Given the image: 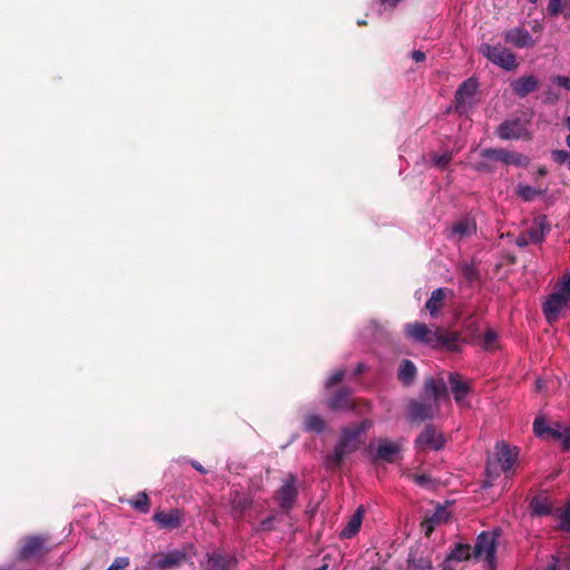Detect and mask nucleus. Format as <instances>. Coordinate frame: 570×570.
<instances>
[{
  "label": "nucleus",
  "mask_w": 570,
  "mask_h": 570,
  "mask_svg": "<svg viewBox=\"0 0 570 570\" xmlns=\"http://www.w3.org/2000/svg\"><path fill=\"white\" fill-rule=\"evenodd\" d=\"M407 337L416 343L425 344L433 348L458 350L460 337L456 333L443 328H429L424 323H407L404 327Z\"/></svg>",
  "instance_id": "nucleus-1"
},
{
  "label": "nucleus",
  "mask_w": 570,
  "mask_h": 570,
  "mask_svg": "<svg viewBox=\"0 0 570 570\" xmlns=\"http://www.w3.org/2000/svg\"><path fill=\"white\" fill-rule=\"evenodd\" d=\"M372 426L370 420H364L354 428H345L334 448L333 453L326 456L325 463L328 468H337L348 454L355 452L360 445V436Z\"/></svg>",
  "instance_id": "nucleus-2"
},
{
  "label": "nucleus",
  "mask_w": 570,
  "mask_h": 570,
  "mask_svg": "<svg viewBox=\"0 0 570 570\" xmlns=\"http://www.w3.org/2000/svg\"><path fill=\"white\" fill-rule=\"evenodd\" d=\"M518 459L517 448H510L507 443L501 442L495 445L494 459L488 461L487 464V480L483 487H493L497 478L500 473L505 475V479H510L514 471Z\"/></svg>",
  "instance_id": "nucleus-3"
},
{
  "label": "nucleus",
  "mask_w": 570,
  "mask_h": 570,
  "mask_svg": "<svg viewBox=\"0 0 570 570\" xmlns=\"http://www.w3.org/2000/svg\"><path fill=\"white\" fill-rule=\"evenodd\" d=\"M542 308L549 323L557 322L562 313L570 309V272L561 277L554 291L546 298Z\"/></svg>",
  "instance_id": "nucleus-4"
},
{
  "label": "nucleus",
  "mask_w": 570,
  "mask_h": 570,
  "mask_svg": "<svg viewBox=\"0 0 570 570\" xmlns=\"http://www.w3.org/2000/svg\"><path fill=\"white\" fill-rule=\"evenodd\" d=\"M500 535V530L493 529L491 531L481 532L476 538V542L473 547V559L479 562H484L487 570H495L497 548Z\"/></svg>",
  "instance_id": "nucleus-5"
},
{
  "label": "nucleus",
  "mask_w": 570,
  "mask_h": 570,
  "mask_svg": "<svg viewBox=\"0 0 570 570\" xmlns=\"http://www.w3.org/2000/svg\"><path fill=\"white\" fill-rule=\"evenodd\" d=\"M480 52L494 65L504 70H513L517 67L515 56L507 48L497 45L482 43Z\"/></svg>",
  "instance_id": "nucleus-6"
},
{
  "label": "nucleus",
  "mask_w": 570,
  "mask_h": 570,
  "mask_svg": "<svg viewBox=\"0 0 570 570\" xmlns=\"http://www.w3.org/2000/svg\"><path fill=\"white\" fill-rule=\"evenodd\" d=\"M481 156L515 167H528L530 164V159L525 155L517 151H508L502 148H485L481 150Z\"/></svg>",
  "instance_id": "nucleus-7"
},
{
  "label": "nucleus",
  "mask_w": 570,
  "mask_h": 570,
  "mask_svg": "<svg viewBox=\"0 0 570 570\" xmlns=\"http://www.w3.org/2000/svg\"><path fill=\"white\" fill-rule=\"evenodd\" d=\"M478 81L469 78L462 82L455 94V109L459 114L463 115L469 111L472 106L474 95L478 90Z\"/></svg>",
  "instance_id": "nucleus-8"
},
{
  "label": "nucleus",
  "mask_w": 570,
  "mask_h": 570,
  "mask_svg": "<svg viewBox=\"0 0 570 570\" xmlns=\"http://www.w3.org/2000/svg\"><path fill=\"white\" fill-rule=\"evenodd\" d=\"M501 139H520L528 136V125L520 119L505 120L498 128Z\"/></svg>",
  "instance_id": "nucleus-9"
},
{
  "label": "nucleus",
  "mask_w": 570,
  "mask_h": 570,
  "mask_svg": "<svg viewBox=\"0 0 570 570\" xmlns=\"http://www.w3.org/2000/svg\"><path fill=\"white\" fill-rule=\"evenodd\" d=\"M445 443L442 433L438 432L433 426H426L416 439V448L419 450H440Z\"/></svg>",
  "instance_id": "nucleus-10"
},
{
  "label": "nucleus",
  "mask_w": 570,
  "mask_h": 570,
  "mask_svg": "<svg viewBox=\"0 0 570 570\" xmlns=\"http://www.w3.org/2000/svg\"><path fill=\"white\" fill-rule=\"evenodd\" d=\"M296 479L293 474H289L285 480L284 484L277 492V501L282 510H289L296 501L297 498V489H296Z\"/></svg>",
  "instance_id": "nucleus-11"
},
{
  "label": "nucleus",
  "mask_w": 570,
  "mask_h": 570,
  "mask_svg": "<svg viewBox=\"0 0 570 570\" xmlns=\"http://www.w3.org/2000/svg\"><path fill=\"white\" fill-rule=\"evenodd\" d=\"M401 449L402 446L399 442L380 439L377 440L373 459L375 461L394 462L395 456L401 452Z\"/></svg>",
  "instance_id": "nucleus-12"
},
{
  "label": "nucleus",
  "mask_w": 570,
  "mask_h": 570,
  "mask_svg": "<svg viewBox=\"0 0 570 570\" xmlns=\"http://www.w3.org/2000/svg\"><path fill=\"white\" fill-rule=\"evenodd\" d=\"M186 559V553L180 550H173L154 556L151 566L155 569H169L179 566Z\"/></svg>",
  "instance_id": "nucleus-13"
},
{
  "label": "nucleus",
  "mask_w": 570,
  "mask_h": 570,
  "mask_svg": "<svg viewBox=\"0 0 570 570\" xmlns=\"http://www.w3.org/2000/svg\"><path fill=\"white\" fill-rule=\"evenodd\" d=\"M476 232V223L474 218L465 216L456 220L450 232V238L460 242L472 236Z\"/></svg>",
  "instance_id": "nucleus-14"
},
{
  "label": "nucleus",
  "mask_w": 570,
  "mask_h": 570,
  "mask_svg": "<svg viewBox=\"0 0 570 570\" xmlns=\"http://www.w3.org/2000/svg\"><path fill=\"white\" fill-rule=\"evenodd\" d=\"M449 383L456 404L461 407H469L470 403L466 397L470 392V384L462 381L458 374L450 373Z\"/></svg>",
  "instance_id": "nucleus-15"
},
{
  "label": "nucleus",
  "mask_w": 570,
  "mask_h": 570,
  "mask_svg": "<svg viewBox=\"0 0 570 570\" xmlns=\"http://www.w3.org/2000/svg\"><path fill=\"white\" fill-rule=\"evenodd\" d=\"M439 410V403L432 400L423 402H412L410 405V415L413 420L431 419Z\"/></svg>",
  "instance_id": "nucleus-16"
},
{
  "label": "nucleus",
  "mask_w": 570,
  "mask_h": 570,
  "mask_svg": "<svg viewBox=\"0 0 570 570\" xmlns=\"http://www.w3.org/2000/svg\"><path fill=\"white\" fill-rule=\"evenodd\" d=\"M504 40L517 48H529L534 45L532 36L523 28H513L505 31Z\"/></svg>",
  "instance_id": "nucleus-17"
},
{
  "label": "nucleus",
  "mask_w": 570,
  "mask_h": 570,
  "mask_svg": "<svg viewBox=\"0 0 570 570\" xmlns=\"http://www.w3.org/2000/svg\"><path fill=\"white\" fill-rule=\"evenodd\" d=\"M364 507L360 505L354 512V514L348 519L346 525L342 529L340 533L341 539H351L358 533L364 518Z\"/></svg>",
  "instance_id": "nucleus-18"
},
{
  "label": "nucleus",
  "mask_w": 570,
  "mask_h": 570,
  "mask_svg": "<svg viewBox=\"0 0 570 570\" xmlns=\"http://www.w3.org/2000/svg\"><path fill=\"white\" fill-rule=\"evenodd\" d=\"M155 522L164 529H176L183 522V515L178 510H170L169 512H156L154 515Z\"/></svg>",
  "instance_id": "nucleus-19"
},
{
  "label": "nucleus",
  "mask_w": 570,
  "mask_h": 570,
  "mask_svg": "<svg viewBox=\"0 0 570 570\" xmlns=\"http://www.w3.org/2000/svg\"><path fill=\"white\" fill-rule=\"evenodd\" d=\"M547 191V186H530L523 183H519L515 188L517 196L521 198L523 202H533L534 199L544 196Z\"/></svg>",
  "instance_id": "nucleus-20"
},
{
  "label": "nucleus",
  "mask_w": 570,
  "mask_h": 570,
  "mask_svg": "<svg viewBox=\"0 0 570 570\" xmlns=\"http://www.w3.org/2000/svg\"><path fill=\"white\" fill-rule=\"evenodd\" d=\"M539 86L537 77L530 75L521 77L512 81L511 87L515 95L519 97H525L530 92H533Z\"/></svg>",
  "instance_id": "nucleus-21"
},
{
  "label": "nucleus",
  "mask_w": 570,
  "mask_h": 570,
  "mask_svg": "<svg viewBox=\"0 0 570 570\" xmlns=\"http://www.w3.org/2000/svg\"><path fill=\"white\" fill-rule=\"evenodd\" d=\"M424 395L428 400H432L438 403L441 397L449 400L444 381H435L434 379L425 381Z\"/></svg>",
  "instance_id": "nucleus-22"
},
{
  "label": "nucleus",
  "mask_w": 570,
  "mask_h": 570,
  "mask_svg": "<svg viewBox=\"0 0 570 570\" xmlns=\"http://www.w3.org/2000/svg\"><path fill=\"white\" fill-rule=\"evenodd\" d=\"M546 439L558 440L562 443L564 450H570V426L554 423L549 428Z\"/></svg>",
  "instance_id": "nucleus-23"
},
{
  "label": "nucleus",
  "mask_w": 570,
  "mask_h": 570,
  "mask_svg": "<svg viewBox=\"0 0 570 570\" xmlns=\"http://www.w3.org/2000/svg\"><path fill=\"white\" fill-rule=\"evenodd\" d=\"M450 519V512L446 507H438L433 514L422 523L425 534L429 535L436 524L446 522Z\"/></svg>",
  "instance_id": "nucleus-24"
},
{
  "label": "nucleus",
  "mask_w": 570,
  "mask_h": 570,
  "mask_svg": "<svg viewBox=\"0 0 570 570\" xmlns=\"http://www.w3.org/2000/svg\"><path fill=\"white\" fill-rule=\"evenodd\" d=\"M43 548V541L39 537H31L23 541L20 551V559H29L41 552Z\"/></svg>",
  "instance_id": "nucleus-25"
},
{
  "label": "nucleus",
  "mask_w": 570,
  "mask_h": 570,
  "mask_svg": "<svg viewBox=\"0 0 570 570\" xmlns=\"http://www.w3.org/2000/svg\"><path fill=\"white\" fill-rule=\"evenodd\" d=\"M445 298V289L436 288L432 292L431 297L425 304L426 309L430 312L431 316H436L441 307L443 306V302Z\"/></svg>",
  "instance_id": "nucleus-26"
},
{
  "label": "nucleus",
  "mask_w": 570,
  "mask_h": 570,
  "mask_svg": "<svg viewBox=\"0 0 570 570\" xmlns=\"http://www.w3.org/2000/svg\"><path fill=\"white\" fill-rule=\"evenodd\" d=\"M232 510L236 515H243L252 505V499L245 493L236 492L230 499Z\"/></svg>",
  "instance_id": "nucleus-27"
},
{
  "label": "nucleus",
  "mask_w": 570,
  "mask_h": 570,
  "mask_svg": "<svg viewBox=\"0 0 570 570\" xmlns=\"http://www.w3.org/2000/svg\"><path fill=\"white\" fill-rule=\"evenodd\" d=\"M228 560L220 553L207 554V560L202 563L203 570H227Z\"/></svg>",
  "instance_id": "nucleus-28"
},
{
  "label": "nucleus",
  "mask_w": 570,
  "mask_h": 570,
  "mask_svg": "<svg viewBox=\"0 0 570 570\" xmlns=\"http://www.w3.org/2000/svg\"><path fill=\"white\" fill-rule=\"evenodd\" d=\"M416 376V367L415 365L409 361L404 360L399 368L397 377L404 385H410L414 381Z\"/></svg>",
  "instance_id": "nucleus-29"
},
{
  "label": "nucleus",
  "mask_w": 570,
  "mask_h": 570,
  "mask_svg": "<svg viewBox=\"0 0 570 570\" xmlns=\"http://www.w3.org/2000/svg\"><path fill=\"white\" fill-rule=\"evenodd\" d=\"M409 567L415 570H430L432 568V560L429 557H424L423 553L412 551L407 558Z\"/></svg>",
  "instance_id": "nucleus-30"
},
{
  "label": "nucleus",
  "mask_w": 570,
  "mask_h": 570,
  "mask_svg": "<svg viewBox=\"0 0 570 570\" xmlns=\"http://www.w3.org/2000/svg\"><path fill=\"white\" fill-rule=\"evenodd\" d=\"M328 406L332 410H342L352 406L350 393L347 391H341L330 400Z\"/></svg>",
  "instance_id": "nucleus-31"
},
{
  "label": "nucleus",
  "mask_w": 570,
  "mask_h": 570,
  "mask_svg": "<svg viewBox=\"0 0 570 570\" xmlns=\"http://www.w3.org/2000/svg\"><path fill=\"white\" fill-rule=\"evenodd\" d=\"M530 507H531V512L534 515H546L551 512L550 502L546 498H539V497L534 498L531 501Z\"/></svg>",
  "instance_id": "nucleus-32"
},
{
  "label": "nucleus",
  "mask_w": 570,
  "mask_h": 570,
  "mask_svg": "<svg viewBox=\"0 0 570 570\" xmlns=\"http://www.w3.org/2000/svg\"><path fill=\"white\" fill-rule=\"evenodd\" d=\"M473 558V548L469 544H458L451 552L450 559L463 561Z\"/></svg>",
  "instance_id": "nucleus-33"
},
{
  "label": "nucleus",
  "mask_w": 570,
  "mask_h": 570,
  "mask_svg": "<svg viewBox=\"0 0 570 570\" xmlns=\"http://www.w3.org/2000/svg\"><path fill=\"white\" fill-rule=\"evenodd\" d=\"M129 504L139 512L147 513L150 508L149 498L146 492H139L135 499L129 501Z\"/></svg>",
  "instance_id": "nucleus-34"
},
{
  "label": "nucleus",
  "mask_w": 570,
  "mask_h": 570,
  "mask_svg": "<svg viewBox=\"0 0 570 570\" xmlns=\"http://www.w3.org/2000/svg\"><path fill=\"white\" fill-rule=\"evenodd\" d=\"M304 425L307 431L317 432V433H321L325 428L324 421L322 420L321 416H318L316 414H311V415L306 416L305 421H304Z\"/></svg>",
  "instance_id": "nucleus-35"
},
{
  "label": "nucleus",
  "mask_w": 570,
  "mask_h": 570,
  "mask_svg": "<svg viewBox=\"0 0 570 570\" xmlns=\"http://www.w3.org/2000/svg\"><path fill=\"white\" fill-rule=\"evenodd\" d=\"M483 347L485 350H495L498 347V335L493 330H488L483 336Z\"/></svg>",
  "instance_id": "nucleus-36"
},
{
  "label": "nucleus",
  "mask_w": 570,
  "mask_h": 570,
  "mask_svg": "<svg viewBox=\"0 0 570 570\" xmlns=\"http://www.w3.org/2000/svg\"><path fill=\"white\" fill-rule=\"evenodd\" d=\"M433 165L443 169L445 168L452 159V153H443V154H433L431 156Z\"/></svg>",
  "instance_id": "nucleus-37"
},
{
  "label": "nucleus",
  "mask_w": 570,
  "mask_h": 570,
  "mask_svg": "<svg viewBox=\"0 0 570 570\" xmlns=\"http://www.w3.org/2000/svg\"><path fill=\"white\" fill-rule=\"evenodd\" d=\"M544 234H546V229H544V225H543V219H541L539 222L538 226H535L529 230V238L533 243H539L543 239Z\"/></svg>",
  "instance_id": "nucleus-38"
},
{
  "label": "nucleus",
  "mask_w": 570,
  "mask_h": 570,
  "mask_svg": "<svg viewBox=\"0 0 570 570\" xmlns=\"http://www.w3.org/2000/svg\"><path fill=\"white\" fill-rule=\"evenodd\" d=\"M549 428L550 426L547 424L546 420L542 417H537L533 422V432L539 438H547Z\"/></svg>",
  "instance_id": "nucleus-39"
},
{
  "label": "nucleus",
  "mask_w": 570,
  "mask_h": 570,
  "mask_svg": "<svg viewBox=\"0 0 570 570\" xmlns=\"http://www.w3.org/2000/svg\"><path fill=\"white\" fill-rule=\"evenodd\" d=\"M559 528L563 531H570V508L558 511Z\"/></svg>",
  "instance_id": "nucleus-40"
},
{
  "label": "nucleus",
  "mask_w": 570,
  "mask_h": 570,
  "mask_svg": "<svg viewBox=\"0 0 570 570\" xmlns=\"http://www.w3.org/2000/svg\"><path fill=\"white\" fill-rule=\"evenodd\" d=\"M552 158L560 165H567L570 168V153L567 150H553Z\"/></svg>",
  "instance_id": "nucleus-41"
},
{
  "label": "nucleus",
  "mask_w": 570,
  "mask_h": 570,
  "mask_svg": "<svg viewBox=\"0 0 570 570\" xmlns=\"http://www.w3.org/2000/svg\"><path fill=\"white\" fill-rule=\"evenodd\" d=\"M345 372L342 368L335 370L325 382V387L331 389L335 384L342 381Z\"/></svg>",
  "instance_id": "nucleus-42"
},
{
  "label": "nucleus",
  "mask_w": 570,
  "mask_h": 570,
  "mask_svg": "<svg viewBox=\"0 0 570 570\" xmlns=\"http://www.w3.org/2000/svg\"><path fill=\"white\" fill-rule=\"evenodd\" d=\"M129 564V559L126 557L117 558L114 560L112 564L109 567V569L112 570H122Z\"/></svg>",
  "instance_id": "nucleus-43"
},
{
  "label": "nucleus",
  "mask_w": 570,
  "mask_h": 570,
  "mask_svg": "<svg viewBox=\"0 0 570 570\" xmlns=\"http://www.w3.org/2000/svg\"><path fill=\"white\" fill-rule=\"evenodd\" d=\"M561 11V0H549L548 12L552 16L559 14Z\"/></svg>",
  "instance_id": "nucleus-44"
},
{
  "label": "nucleus",
  "mask_w": 570,
  "mask_h": 570,
  "mask_svg": "<svg viewBox=\"0 0 570 570\" xmlns=\"http://www.w3.org/2000/svg\"><path fill=\"white\" fill-rule=\"evenodd\" d=\"M553 82L570 91V77L557 76L553 78Z\"/></svg>",
  "instance_id": "nucleus-45"
},
{
  "label": "nucleus",
  "mask_w": 570,
  "mask_h": 570,
  "mask_svg": "<svg viewBox=\"0 0 570 570\" xmlns=\"http://www.w3.org/2000/svg\"><path fill=\"white\" fill-rule=\"evenodd\" d=\"M412 59L416 62H422L425 60V53L421 50H415L412 52Z\"/></svg>",
  "instance_id": "nucleus-46"
},
{
  "label": "nucleus",
  "mask_w": 570,
  "mask_h": 570,
  "mask_svg": "<svg viewBox=\"0 0 570 570\" xmlns=\"http://www.w3.org/2000/svg\"><path fill=\"white\" fill-rule=\"evenodd\" d=\"M274 518H267L261 522V530H269Z\"/></svg>",
  "instance_id": "nucleus-47"
},
{
  "label": "nucleus",
  "mask_w": 570,
  "mask_h": 570,
  "mask_svg": "<svg viewBox=\"0 0 570 570\" xmlns=\"http://www.w3.org/2000/svg\"><path fill=\"white\" fill-rule=\"evenodd\" d=\"M414 481L420 485H425L430 480L426 475L421 474V475H415Z\"/></svg>",
  "instance_id": "nucleus-48"
},
{
  "label": "nucleus",
  "mask_w": 570,
  "mask_h": 570,
  "mask_svg": "<svg viewBox=\"0 0 570 570\" xmlns=\"http://www.w3.org/2000/svg\"><path fill=\"white\" fill-rule=\"evenodd\" d=\"M544 381L542 379H538L535 382V390L540 392L544 389Z\"/></svg>",
  "instance_id": "nucleus-49"
},
{
  "label": "nucleus",
  "mask_w": 570,
  "mask_h": 570,
  "mask_svg": "<svg viewBox=\"0 0 570 570\" xmlns=\"http://www.w3.org/2000/svg\"><path fill=\"white\" fill-rule=\"evenodd\" d=\"M191 465L197 470L199 471L200 473H206L205 469L203 468V465L196 461H193L191 462Z\"/></svg>",
  "instance_id": "nucleus-50"
},
{
  "label": "nucleus",
  "mask_w": 570,
  "mask_h": 570,
  "mask_svg": "<svg viewBox=\"0 0 570 570\" xmlns=\"http://www.w3.org/2000/svg\"><path fill=\"white\" fill-rule=\"evenodd\" d=\"M546 570H558V560L554 559V561L552 563H550Z\"/></svg>",
  "instance_id": "nucleus-51"
},
{
  "label": "nucleus",
  "mask_w": 570,
  "mask_h": 570,
  "mask_svg": "<svg viewBox=\"0 0 570 570\" xmlns=\"http://www.w3.org/2000/svg\"><path fill=\"white\" fill-rule=\"evenodd\" d=\"M537 174L539 176H546L547 175V169L544 166H540L538 169H537Z\"/></svg>",
  "instance_id": "nucleus-52"
},
{
  "label": "nucleus",
  "mask_w": 570,
  "mask_h": 570,
  "mask_svg": "<svg viewBox=\"0 0 570 570\" xmlns=\"http://www.w3.org/2000/svg\"><path fill=\"white\" fill-rule=\"evenodd\" d=\"M364 370V364L363 363H360L355 370V375L362 373Z\"/></svg>",
  "instance_id": "nucleus-53"
},
{
  "label": "nucleus",
  "mask_w": 570,
  "mask_h": 570,
  "mask_svg": "<svg viewBox=\"0 0 570 570\" xmlns=\"http://www.w3.org/2000/svg\"><path fill=\"white\" fill-rule=\"evenodd\" d=\"M473 269L472 268H466V276L469 279H472L473 278Z\"/></svg>",
  "instance_id": "nucleus-54"
},
{
  "label": "nucleus",
  "mask_w": 570,
  "mask_h": 570,
  "mask_svg": "<svg viewBox=\"0 0 570 570\" xmlns=\"http://www.w3.org/2000/svg\"><path fill=\"white\" fill-rule=\"evenodd\" d=\"M517 243H518L519 246L527 245V242L523 238H519Z\"/></svg>",
  "instance_id": "nucleus-55"
},
{
  "label": "nucleus",
  "mask_w": 570,
  "mask_h": 570,
  "mask_svg": "<svg viewBox=\"0 0 570 570\" xmlns=\"http://www.w3.org/2000/svg\"><path fill=\"white\" fill-rule=\"evenodd\" d=\"M531 3H535L538 0H529Z\"/></svg>",
  "instance_id": "nucleus-56"
},
{
  "label": "nucleus",
  "mask_w": 570,
  "mask_h": 570,
  "mask_svg": "<svg viewBox=\"0 0 570 570\" xmlns=\"http://www.w3.org/2000/svg\"><path fill=\"white\" fill-rule=\"evenodd\" d=\"M107 570H112V569H109V568H108Z\"/></svg>",
  "instance_id": "nucleus-57"
}]
</instances>
